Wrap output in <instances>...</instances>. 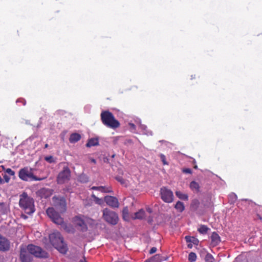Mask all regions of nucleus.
Here are the masks:
<instances>
[{
  "label": "nucleus",
  "instance_id": "f257e3e1",
  "mask_svg": "<svg viewBox=\"0 0 262 262\" xmlns=\"http://www.w3.org/2000/svg\"><path fill=\"white\" fill-rule=\"evenodd\" d=\"M19 205L27 214H31L35 211L34 199L26 192L19 195Z\"/></svg>",
  "mask_w": 262,
  "mask_h": 262
},
{
  "label": "nucleus",
  "instance_id": "f03ea898",
  "mask_svg": "<svg viewBox=\"0 0 262 262\" xmlns=\"http://www.w3.org/2000/svg\"><path fill=\"white\" fill-rule=\"evenodd\" d=\"M49 239L51 244L61 253L65 254L68 250L67 244L59 232H54L49 235Z\"/></svg>",
  "mask_w": 262,
  "mask_h": 262
},
{
  "label": "nucleus",
  "instance_id": "7ed1b4c3",
  "mask_svg": "<svg viewBox=\"0 0 262 262\" xmlns=\"http://www.w3.org/2000/svg\"><path fill=\"white\" fill-rule=\"evenodd\" d=\"M100 116L102 122L107 127L115 129L120 125L119 122L115 119L113 114L108 111H102Z\"/></svg>",
  "mask_w": 262,
  "mask_h": 262
},
{
  "label": "nucleus",
  "instance_id": "20e7f679",
  "mask_svg": "<svg viewBox=\"0 0 262 262\" xmlns=\"http://www.w3.org/2000/svg\"><path fill=\"white\" fill-rule=\"evenodd\" d=\"M18 177L19 179L24 181H42L46 178V177L38 178L34 176L32 172V169L28 167H25L19 170Z\"/></svg>",
  "mask_w": 262,
  "mask_h": 262
},
{
  "label": "nucleus",
  "instance_id": "39448f33",
  "mask_svg": "<svg viewBox=\"0 0 262 262\" xmlns=\"http://www.w3.org/2000/svg\"><path fill=\"white\" fill-rule=\"evenodd\" d=\"M46 212L48 216L54 223L62 226L68 232L70 231V230L67 229L68 226L64 223L63 218L61 217L60 214L53 208H48Z\"/></svg>",
  "mask_w": 262,
  "mask_h": 262
},
{
  "label": "nucleus",
  "instance_id": "423d86ee",
  "mask_svg": "<svg viewBox=\"0 0 262 262\" xmlns=\"http://www.w3.org/2000/svg\"><path fill=\"white\" fill-rule=\"evenodd\" d=\"M102 217L108 224L112 225H116L119 221V217L117 213L108 208L103 210Z\"/></svg>",
  "mask_w": 262,
  "mask_h": 262
},
{
  "label": "nucleus",
  "instance_id": "0eeeda50",
  "mask_svg": "<svg viewBox=\"0 0 262 262\" xmlns=\"http://www.w3.org/2000/svg\"><path fill=\"white\" fill-rule=\"evenodd\" d=\"M71 176V171L67 165L63 167L62 170L57 175L56 181L58 184H63L68 182Z\"/></svg>",
  "mask_w": 262,
  "mask_h": 262
},
{
  "label": "nucleus",
  "instance_id": "6e6552de",
  "mask_svg": "<svg viewBox=\"0 0 262 262\" xmlns=\"http://www.w3.org/2000/svg\"><path fill=\"white\" fill-rule=\"evenodd\" d=\"M90 220L89 218L84 216L77 215L73 219V222L76 227L79 228V229L82 232H85L88 230L86 223Z\"/></svg>",
  "mask_w": 262,
  "mask_h": 262
},
{
  "label": "nucleus",
  "instance_id": "1a4fd4ad",
  "mask_svg": "<svg viewBox=\"0 0 262 262\" xmlns=\"http://www.w3.org/2000/svg\"><path fill=\"white\" fill-rule=\"evenodd\" d=\"M27 250L29 253L39 258H47L48 254L43 250L40 247L33 245H29L27 246Z\"/></svg>",
  "mask_w": 262,
  "mask_h": 262
},
{
  "label": "nucleus",
  "instance_id": "9d476101",
  "mask_svg": "<svg viewBox=\"0 0 262 262\" xmlns=\"http://www.w3.org/2000/svg\"><path fill=\"white\" fill-rule=\"evenodd\" d=\"M160 195L161 199L165 203H170L174 199L172 191L165 187L161 188Z\"/></svg>",
  "mask_w": 262,
  "mask_h": 262
},
{
  "label": "nucleus",
  "instance_id": "9b49d317",
  "mask_svg": "<svg viewBox=\"0 0 262 262\" xmlns=\"http://www.w3.org/2000/svg\"><path fill=\"white\" fill-rule=\"evenodd\" d=\"M52 200L55 205L58 207L61 211L64 212L66 211L67 203L64 197L54 196Z\"/></svg>",
  "mask_w": 262,
  "mask_h": 262
},
{
  "label": "nucleus",
  "instance_id": "f8f14e48",
  "mask_svg": "<svg viewBox=\"0 0 262 262\" xmlns=\"http://www.w3.org/2000/svg\"><path fill=\"white\" fill-rule=\"evenodd\" d=\"M10 243L8 239L0 234V251L6 252L9 250Z\"/></svg>",
  "mask_w": 262,
  "mask_h": 262
},
{
  "label": "nucleus",
  "instance_id": "ddd939ff",
  "mask_svg": "<svg viewBox=\"0 0 262 262\" xmlns=\"http://www.w3.org/2000/svg\"><path fill=\"white\" fill-rule=\"evenodd\" d=\"M104 200L105 203L112 208H118L119 206L118 200L115 196L107 195L104 197Z\"/></svg>",
  "mask_w": 262,
  "mask_h": 262
},
{
  "label": "nucleus",
  "instance_id": "4468645a",
  "mask_svg": "<svg viewBox=\"0 0 262 262\" xmlns=\"http://www.w3.org/2000/svg\"><path fill=\"white\" fill-rule=\"evenodd\" d=\"M52 193V190L48 188H43L40 189L38 192L37 194L41 198L47 199L49 198Z\"/></svg>",
  "mask_w": 262,
  "mask_h": 262
},
{
  "label": "nucleus",
  "instance_id": "2eb2a0df",
  "mask_svg": "<svg viewBox=\"0 0 262 262\" xmlns=\"http://www.w3.org/2000/svg\"><path fill=\"white\" fill-rule=\"evenodd\" d=\"M211 243L210 245L212 247H215L221 242V237L219 235L215 232L212 233L210 236Z\"/></svg>",
  "mask_w": 262,
  "mask_h": 262
},
{
  "label": "nucleus",
  "instance_id": "dca6fc26",
  "mask_svg": "<svg viewBox=\"0 0 262 262\" xmlns=\"http://www.w3.org/2000/svg\"><path fill=\"white\" fill-rule=\"evenodd\" d=\"M20 258L21 262H31V258L30 255L24 248H21L20 251Z\"/></svg>",
  "mask_w": 262,
  "mask_h": 262
},
{
  "label": "nucleus",
  "instance_id": "f3484780",
  "mask_svg": "<svg viewBox=\"0 0 262 262\" xmlns=\"http://www.w3.org/2000/svg\"><path fill=\"white\" fill-rule=\"evenodd\" d=\"M81 135L78 133L72 134L69 138V141L70 143H76L81 139Z\"/></svg>",
  "mask_w": 262,
  "mask_h": 262
},
{
  "label": "nucleus",
  "instance_id": "a211bd4d",
  "mask_svg": "<svg viewBox=\"0 0 262 262\" xmlns=\"http://www.w3.org/2000/svg\"><path fill=\"white\" fill-rule=\"evenodd\" d=\"M163 261L162 256L160 254H156L151 258L146 259L145 262H162Z\"/></svg>",
  "mask_w": 262,
  "mask_h": 262
},
{
  "label": "nucleus",
  "instance_id": "6ab92c4d",
  "mask_svg": "<svg viewBox=\"0 0 262 262\" xmlns=\"http://www.w3.org/2000/svg\"><path fill=\"white\" fill-rule=\"evenodd\" d=\"M92 189L93 190H99L105 193H111L113 192V191L111 188H107L104 186H93Z\"/></svg>",
  "mask_w": 262,
  "mask_h": 262
},
{
  "label": "nucleus",
  "instance_id": "aec40b11",
  "mask_svg": "<svg viewBox=\"0 0 262 262\" xmlns=\"http://www.w3.org/2000/svg\"><path fill=\"white\" fill-rule=\"evenodd\" d=\"M99 144V141L97 138H91L89 139L86 144V146L88 147H91L98 145Z\"/></svg>",
  "mask_w": 262,
  "mask_h": 262
},
{
  "label": "nucleus",
  "instance_id": "412c9836",
  "mask_svg": "<svg viewBox=\"0 0 262 262\" xmlns=\"http://www.w3.org/2000/svg\"><path fill=\"white\" fill-rule=\"evenodd\" d=\"M174 208L180 212H182L185 209V206L183 202L178 201L174 206Z\"/></svg>",
  "mask_w": 262,
  "mask_h": 262
},
{
  "label": "nucleus",
  "instance_id": "4be33fe9",
  "mask_svg": "<svg viewBox=\"0 0 262 262\" xmlns=\"http://www.w3.org/2000/svg\"><path fill=\"white\" fill-rule=\"evenodd\" d=\"M200 205V202L197 199H194L192 201L191 204H190V208L193 211H196Z\"/></svg>",
  "mask_w": 262,
  "mask_h": 262
},
{
  "label": "nucleus",
  "instance_id": "5701e85b",
  "mask_svg": "<svg viewBox=\"0 0 262 262\" xmlns=\"http://www.w3.org/2000/svg\"><path fill=\"white\" fill-rule=\"evenodd\" d=\"M176 196L181 200L187 201L188 200V196L187 194L183 193L180 191H177L176 192Z\"/></svg>",
  "mask_w": 262,
  "mask_h": 262
},
{
  "label": "nucleus",
  "instance_id": "b1692460",
  "mask_svg": "<svg viewBox=\"0 0 262 262\" xmlns=\"http://www.w3.org/2000/svg\"><path fill=\"white\" fill-rule=\"evenodd\" d=\"M145 216V211L143 209H140L135 213L134 219H142Z\"/></svg>",
  "mask_w": 262,
  "mask_h": 262
},
{
  "label": "nucleus",
  "instance_id": "393cba45",
  "mask_svg": "<svg viewBox=\"0 0 262 262\" xmlns=\"http://www.w3.org/2000/svg\"><path fill=\"white\" fill-rule=\"evenodd\" d=\"M190 188L193 191L199 192L200 190L199 184L195 181H192L190 184Z\"/></svg>",
  "mask_w": 262,
  "mask_h": 262
},
{
  "label": "nucleus",
  "instance_id": "a878e982",
  "mask_svg": "<svg viewBox=\"0 0 262 262\" xmlns=\"http://www.w3.org/2000/svg\"><path fill=\"white\" fill-rule=\"evenodd\" d=\"M209 228L206 225H201L200 227L198 229V231L202 234H205L207 233Z\"/></svg>",
  "mask_w": 262,
  "mask_h": 262
},
{
  "label": "nucleus",
  "instance_id": "bb28decb",
  "mask_svg": "<svg viewBox=\"0 0 262 262\" xmlns=\"http://www.w3.org/2000/svg\"><path fill=\"white\" fill-rule=\"evenodd\" d=\"M229 202L230 204H233L237 200V195L234 193H232L229 195Z\"/></svg>",
  "mask_w": 262,
  "mask_h": 262
},
{
  "label": "nucleus",
  "instance_id": "cd10ccee",
  "mask_svg": "<svg viewBox=\"0 0 262 262\" xmlns=\"http://www.w3.org/2000/svg\"><path fill=\"white\" fill-rule=\"evenodd\" d=\"M196 259V255L194 252H190L188 255V260L190 262H194Z\"/></svg>",
  "mask_w": 262,
  "mask_h": 262
},
{
  "label": "nucleus",
  "instance_id": "c85d7f7f",
  "mask_svg": "<svg viewBox=\"0 0 262 262\" xmlns=\"http://www.w3.org/2000/svg\"><path fill=\"white\" fill-rule=\"evenodd\" d=\"M122 216L123 219L125 220H127L128 217V209L127 207H124L122 210Z\"/></svg>",
  "mask_w": 262,
  "mask_h": 262
},
{
  "label": "nucleus",
  "instance_id": "c756f323",
  "mask_svg": "<svg viewBox=\"0 0 262 262\" xmlns=\"http://www.w3.org/2000/svg\"><path fill=\"white\" fill-rule=\"evenodd\" d=\"M45 160L49 163H55V160H54L53 157L52 156L46 157L45 158Z\"/></svg>",
  "mask_w": 262,
  "mask_h": 262
},
{
  "label": "nucleus",
  "instance_id": "7c9ffc66",
  "mask_svg": "<svg viewBox=\"0 0 262 262\" xmlns=\"http://www.w3.org/2000/svg\"><path fill=\"white\" fill-rule=\"evenodd\" d=\"M213 257L212 255L210 253H207L206 255L205 259L206 262H213Z\"/></svg>",
  "mask_w": 262,
  "mask_h": 262
},
{
  "label": "nucleus",
  "instance_id": "2f4dec72",
  "mask_svg": "<svg viewBox=\"0 0 262 262\" xmlns=\"http://www.w3.org/2000/svg\"><path fill=\"white\" fill-rule=\"evenodd\" d=\"M116 180L118 181L119 183H120L122 185H125L126 184V181L124 180L122 177L118 176L116 177Z\"/></svg>",
  "mask_w": 262,
  "mask_h": 262
},
{
  "label": "nucleus",
  "instance_id": "473e14b6",
  "mask_svg": "<svg viewBox=\"0 0 262 262\" xmlns=\"http://www.w3.org/2000/svg\"><path fill=\"white\" fill-rule=\"evenodd\" d=\"M6 172L9 174L10 176H14L15 175V172L12 170L11 168H6Z\"/></svg>",
  "mask_w": 262,
  "mask_h": 262
},
{
  "label": "nucleus",
  "instance_id": "72a5a7b5",
  "mask_svg": "<svg viewBox=\"0 0 262 262\" xmlns=\"http://www.w3.org/2000/svg\"><path fill=\"white\" fill-rule=\"evenodd\" d=\"M160 158L163 162V165H167L168 164V163H167L166 161V157L165 156L163 155V154H161L160 155Z\"/></svg>",
  "mask_w": 262,
  "mask_h": 262
},
{
  "label": "nucleus",
  "instance_id": "f704fd0d",
  "mask_svg": "<svg viewBox=\"0 0 262 262\" xmlns=\"http://www.w3.org/2000/svg\"><path fill=\"white\" fill-rule=\"evenodd\" d=\"M182 171L183 173H187V174H191L192 173V170L190 168H184V169H183Z\"/></svg>",
  "mask_w": 262,
  "mask_h": 262
},
{
  "label": "nucleus",
  "instance_id": "c9c22d12",
  "mask_svg": "<svg viewBox=\"0 0 262 262\" xmlns=\"http://www.w3.org/2000/svg\"><path fill=\"white\" fill-rule=\"evenodd\" d=\"M128 126H129V128L132 130L135 131L136 130V125L134 123H129Z\"/></svg>",
  "mask_w": 262,
  "mask_h": 262
},
{
  "label": "nucleus",
  "instance_id": "e433bc0d",
  "mask_svg": "<svg viewBox=\"0 0 262 262\" xmlns=\"http://www.w3.org/2000/svg\"><path fill=\"white\" fill-rule=\"evenodd\" d=\"M4 180L6 182V183H8L10 180V178L7 176V174H5L4 176Z\"/></svg>",
  "mask_w": 262,
  "mask_h": 262
},
{
  "label": "nucleus",
  "instance_id": "4c0bfd02",
  "mask_svg": "<svg viewBox=\"0 0 262 262\" xmlns=\"http://www.w3.org/2000/svg\"><path fill=\"white\" fill-rule=\"evenodd\" d=\"M157 248L152 247L149 251V253L152 254L155 253L157 251Z\"/></svg>",
  "mask_w": 262,
  "mask_h": 262
},
{
  "label": "nucleus",
  "instance_id": "58836bf2",
  "mask_svg": "<svg viewBox=\"0 0 262 262\" xmlns=\"http://www.w3.org/2000/svg\"><path fill=\"white\" fill-rule=\"evenodd\" d=\"M93 196L94 198V199H95L96 200V202L98 204H100V202L101 201V200L100 199H99V198L96 197L94 195H93Z\"/></svg>",
  "mask_w": 262,
  "mask_h": 262
},
{
  "label": "nucleus",
  "instance_id": "ea45409f",
  "mask_svg": "<svg viewBox=\"0 0 262 262\" xmlns=\"http://www.w3.org/2000/svg\"><path fill=\"white\" fill-rule=\"evenodd\" d=\"M4 182V180H3V179L0 176V184H3Z\"/></svg>",
  "mask_w": 262,
  "mask_h": 262
},
{
  "label": "nucleus",
  "instance_id": "a19ab883",
  "mask_svg": "<svg viewBox=\"0 0 262 262\" xmlns=\"http://www.w3.org/2000/svg\"><path fill=\"white\" fill-rule=\"evenodd\" d=\"M147 211L149 212V213H151L152 212V209L150 208H147Z\"/></svg>",
  "mask_w": 262,
  "mask_h": 262
},
{
  "label": "nucleus",
  "instance_id": "79ce46f5",
  "mask_svg": "<svg viewBox=\"0 0 262 262\" xmlns=\"http://www.w3.org/2000/svg\"><path fill=\"white\" fill-rule=\"evenodd\" d=\"M162 258L163 259V261H165V260H167L168 257L167 256H162Z\"/></svg>",
  "mask_w": 262,
  "mask_h": 262
},
{
  "label": "nucleus",
  "instance_id": "37998d69",
  "mask_svg": "<svg viewBox=\"0 0 262 262\" xmlns=\"http://www.w3.org/2000/svg\"><path fill=\"white\" fill-rule=\"evenodd\" d=\"M1 167H2V169L6 171V168L4 165H1Z\"/></svg>",
  "mask_w": 262,
  "mask_h": 262
},
{
  "label": "nucleus",
  "instance_id": "c03bdc74",
  "mask_svg": "<svg viewBox=\"0 0 262 262\" xmlns=\"http://www.w3.org/2000/svg\"><path fill=\"white\" fill-rule=\"evenodd\" d=\"M91 161H92L93 163H96V160H95V159H91Z\"/></svg>",
  "mask_w": 262,
  "mask_h": 262
},
{
  "label": "nucleus",
  "instance_id": "a18cd8bd",
  "mask_svg": "<svg viewBox=\"0 0 262 262\" xmlns=\"http://www.w3.org/2000/svg\"><path fill=\"white\" fill-rule=\"evenodd\" d=\"M257 215L258 217L260 220H262V217H261L259 214H257Z\"/></svg>",
  "mask_w": 262,
  "mask_h": 262
},
{
  "label": "nucleus",
  "instance_id": "49530a36",
  "mask_svg": "<svg viewBox=\"0 0 262 262\" xmlns=\"http://www.w3.org/2000/svg\"><path fill=\"white\" fill-rule=\"evenodd\" d=\"M48 144H46L45 145V148H48Z\"/></svg>",
  "mask_w": 262,
  "mask_h": 262
},
{
  "label": "nucleus",
  "instance_id": "de8ad7c7",
  "mask_svg": "<svg viewBox=\"0 0 262 262\" xmlns=\"http://www.w3.org/2000/svg\"><path fill=\"white\" fill-rule=\"evenodd\" d=\"M194 168L195 169H197V168H198V166H197V165H195V166H194Z\"/></svg>",
  "mask_w": 262,
  "mask_h": 262
},
{
  "label": "nucleus",
  "instance_id": "09e8293b",
  "mask_svg": "<svg viewBox=\"0 0 262 262\" xmlns=\"http://www.w3.org/2000/svg\"><path fill=\"white\" fill-rule=\"evenodd\" d=\"M79 262H85L84 260H80Z\"/></svg>",
  "mask_w": 262,
  "mask_h": 262
},
{
  "label": "nucleus",
  "instance_id": "8fccbe9b",
  "mask_svg": "<svg viewBox=\"0 0 262 262\" xmlns=\"http://www.w3.org/2000/svg\"><path fill=\"white\" fill-rule=\"evenodd\" d=\"M194 78V77H192V76H191V79H193Z\"/></svg>",
  "mask_w": 262,
  "mask_h": 262
}]
</instances>
